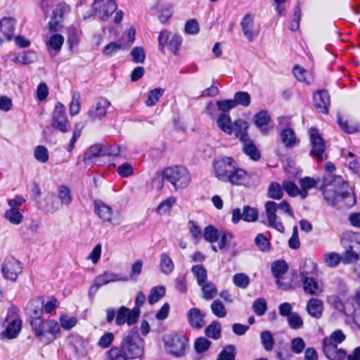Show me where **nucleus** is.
<instances>
[{
	"mask_svg": "<svg viewBox=\"0 0 360 360\" xmlns=\"http://www.w3.org/2000/svg\"><path fill=\"white\" fill-rule=\"evenodd\" d=\"M258 210L249 205L243 207V210L240 208H235L231 212V221L233 224H238L241 219L247 222H255L258 219Z\"/></svg>",
	"mask_w": 360,
	"mask_h": 360,
	"instance_id": "nucleus-14",
	"label": "nucleus"
},
{
	"mask_svg": "<svg viewBox=\"0 0 360 360\" xmlns=\"http://www.w3.org/2000/svg\"><path fill=\"white\" fill-rule=\"evenodd\" d=\"M203 293V298L205 300H211L217 294V289L214 283L206 281L202 285H199Z\"/></svg>",
	"mask_w": 360,
	"mask_h": 360,
	"instance_id": "nucleus-47",
	"label": "nucleus"
},
{
	"mask_svg": "<svg viewBox=\"0 0 360 360\" xmlns=\"http://www.w3.org/2000/svg\"><path fill=\"white\" fill-rule=\"evenodd\" d=\"M165 294V288L164 286L158 285L150 290L148 297V301L150 304H154L158 302Z\"/></svg>",
	"mask_w": 360,
	"mask_h": 360,
	"instance_id": "nucleus-44",
	"label": "nucleus"
},
{
	"mask_svg": "<svg viewBox=\"0 0 360 360\" xmlns=\"http://www.w3.org/2000/svg\"><path fill=\"white\" fill-rule=\"evenodd\" d=\"M323 352L329 360H342L346 356V352L343 349L335 347L333 349L331 347L323 348Z\"/></svg>",
	"mask_w": 360,
	"mask_h": 360,
	"instance_id": "nucleus-36",
	"label": "nucleus"
},
{
	"mask_svg": "<svg viewBox=\"0 0 360 360\" xmlns=\"http://www.w3.org/2000/svg\"><path fill=\"white\" fill-rule=\"evenodd\" d=\"M220 232L221 231H219L212 225L206 226L202 232L204 239L212 244V250L215 252H217V248L214 243L219 240Z\"/></svg>",
	"mask_w": 360,
	"mask_h": 360,
	"instance_id": "nucleus-28",
	"label": "nucleus"
},
{
	"mask_svg": "<svg viewBox=\"0 0 360 360\" xmlns=\"http://www.w3.org/2000/svg\"><path fill=\"white\" fill-rule=\"evenodd\" d=\"M248 181L249 175L248 173L236 165L225 182H229L233 185H245Z\"/></svg>",
	"mask_w": 360,
	"mask_h": 360,
	"instance_id": "nucleus-25",
	"label": "nucleus"
},
{
	"mask_svg": "<svg viewBox=\"0 0 360 360\" xmlns=\"http://www.w3.org/2000/svg\"><path fill=\"white\" fill-rule=\"evenodd\" d=\"M260 339L261 343L266 351L270 352L273 349L275 340L270 330L262 331Z\"/></svg>",
	"mask_w": 360,
	"mask_h": 360,
	"instance_id": "nucleus-41",
	"label": "nucleus"
},
{
	"mask_svg": "<svg viewBox=\"0 0 360 360\" xmlns=\"http://www.w3.org/2000/svg\"><path fill=\"white\" fill-rule=\"evenodd\" d=\"M323 260L327 266L334 268L340 264L342 257L337 252H328L323 255Z\"/></svg>",
	"mask_w": 360,
	"mask_h": 360,
	"instance_id": "nucleus-45",
	"label": "nucleus"
},
{
	"mask_svg": "<svg viewBox=\"0 0 360 360\" xmlns=\"http://www.w3.org/2000/svg\"><path fill=\"white\" fill-rule=\"evenodd\" d=\"M212 313L219 318H224L226 316V309L224 304L219 300H214L211 304Z\"/></svg>",
	"mask_w": 360,
	"mask_h": 360,
	"instance_id": "nucleus-56",
	"label": "nucleus"
},
{
	"mask_svg": "<svg viewBox=\"0 0 360 360\" xmlns=\"http://www.w3.org/2000/svg\"><path fill=\"white\" fill-rule=\"evenodd\" d=\"M240 26L245 37L250 41H252L259 34V27L255 23V16L251 13H247L240 21Z\"/></svg>",
	"mask_w": 360,
	"mask_h": 360,
	"instance_id": "nucleus-16",
	"label": "nucleus"
},
{
	"mask_svg": "<svg viewBox=\"0 0 360 360\" xmlns=\"http://www.w3.org/2000/svg\"><path fill=\"white\" fill-rule=\"evenodd\" d=\"M309 136L311 146L310 154L318 162H322L324 159L327 158V155L325 153V141L319 134L318 129L315 128H311L309 130Z\"/></svg>",
	"mask_w": 360,
	"mask_h": 360,
	"instance_id": "nucleus-9",
	"label": "nucleus"
},
{
	"mask_svg": "<svg viewBox=\"0 0 360 360\" xmlns=\"http://www.w3.org/2000/svg\"><path fill=\"white\" fill-rule=\"evenodd\" d=\"M94 8L102 20H107L116 11L117 4L115 0H101L94 1Z\"/></svg>",
	"mask_w": 360,
	"mask_h": 360,
	"instance_id": "nucleus-19",
	"label": "nucleus"
},
{
	"mask_svg": "<svg viewBox=\"0 0 360 360\" xmlns=\"http://www.w3.org/2000/svg\"><path fill=\"white\" fill-rule=\"evenodd\" d=\"M293 74L296 79L301 82H304L309 84L313 80L312 74L299 65H295L294 67Z\"/></svg>",
	"mask_w": 360,
	"mask_h": 360,
	"instance_id": "nucleus-38",
	"label": "nucleus"
},
{
	"mask_svg": "<svg viewBox=\"0 0 360 360\" xmlns=\"http://www.w3.org/2000/svg\"><path fill=\"white\" fill-rule=\"evenodd\" d=\"M110 105L111 103L108 99L101 98L90 107L87 115L92 121L100 120L105 117L107 110Z\"/></svg>",
	"mask_w": 360,
	"mask_h": 360,
	"instance_id": "nucleus-18",
	"label": "nucleus"
},
{
	"mask_svg": "<svg viewBox=\"0 0 360 360\" xmlns=\"http://www.w3.org/2000/svg\"><path fill=\"white\" fill-rule=\"evenodd\" d=\"M308 273L304 271L300 272L303 290L305 293L316 295L322 292V289L319 286L315 278L307 276Z\"/></svg>",
	"mask_w": 360,
	"mask_h": 360,
	"instance_id": "nucleus-20",
	"label": "nucleus"
},
{
	"mask_svg": "<svg viewBox=\"0 0 360 360\" xmlns=\"http://www.w3.org/2000/svg\"><path fill=\"white\" fill-rule=\"evenodd\" d=\"M22 328V321L18 313V309L11 307L8 309L6 316L2 323V330L0 337L2 340L15 338Z\"/></svg>",
	"mask_w": 360,
	"mask_h": 360,
	"instance_id": "nucleus-4",
	"label": "nucleus"
},
{
	"mask_svg": "<svg viewBox=\"0 0 360 360\" xmlns=\"http://www.w3.org/2000/svg\"><path fill=\"white\" fill-rule=\"evenodd\" d=\"M139 317L137 308L129 309L122 306L117 311L115 324L117 326H122L127 323L128 326H132L137 322Z\"/></svg>",
	"mask_w": 360,
	"mask_h": 360,
	"instance_id": "nucleus-15",
	"label": "nucleus"
},
{
	"mask_svg": "<svg viewBox=\"0 0 360 360\" xmlns=\"http://www.w3.org/2000/svg\"><path fill=\"white\" fill-rule=\"evenodd\" d=\"M281 139L287 148L293 147L298 141L295 131L291 128H285L281 130Z\"/></svg>",
	"mask_w": 360,
	"mask_h": 360,
	"instance_id": "nucleus-33",
	"label": "nucleus"
},
{
	"mask_svg": "<svg viewBox=\"0 0 360 360\" xmlns=\"http://www.w3.org/2000/svg\"><path fill=\"white\" fill-rule=\"evenodd\" d=\"M4 218L13 225H19L23 220V215L19 209L10 208L5 211Z\"/></svg>",
	"mask_w": 360,
	"mask_h": 360,
	"instance_id": "nucleus-37",
	"label": "nucleus"
},
{
	"mask_svg": "<svg viewBox=\"0 0 360 360\" xmlns=\"http://www.w3.org/2000/svg\"><path fill=\"white\" fill-rule=\"evenodd\" d=\"M250 94L245 91H238L236 93L233 99L236 105H240L245 107L250 105Z\"/></svg>",
	"mask_w": 360,
	"mask_h": 360,
	"instance_id": "nucleus-54",
	"label": "nucleus"
},
{
	"mask_svg": "<svg viewBox=\"0 0 360 360\" xmlns=\"http://www.w3.org/2000/svg\"><path fill=\"white\" fill-rule=\"evenodd\" d=\"M163 176L176 190L186 188L191 181L188 171L181 166L166 168L163 172Z\"/></svg>",
	"mask_w": 360,
	"mask_h": 360,
	"instance_id": "nucleus-5",
	"label": "nucleus"
},
{
	"mask_svg": "<svg viewBox=\"0 0 360 360\" xmlns=\"http://www.w3.org/2000/svg\"><path fill=\"white\" fill-rule=\"evenodd\" d=\"M321 190L325 200L330 205H336L340 200H348V205H353L356 202L354 196L349 191L347 183L342 176L326 179Z\"/></svg>",
	"mask_w": 360,
	"mask_h": 360,
	"instance_id": "nucleus-1",
	"label": "nucleus"
},
{
	"mask_svg": "<svg viewBox=\"0 0 360 360\" xmlns=\"http://www.w3.org/2000/svg\"><path fill=\"white\" fill-rule=\"evenodd\" d=\"M44 300L42 297H37L31 300L27 306V311L30 316V320L33 319L41 318L43 314Z\"/></svg>",
	"mask_w": 360,
	"mask_h": 360,
	"instance_id": "nucleus-27",
	"label": "nucleus"
},
{
	"mask_svg": "<svg viewBox=\"0 0 360 360\" xmlns=\"http://www.w3.org/2000/svg\"><path fill=\"white\" fill-rule=\"evenodd\" d=\"M233 283L237 287L245 289L250 284V278L244 273L236 274L233 276Z\"/></svg>",
	"mask_w": 360,
	"mask_h": 360,
	"instance_id": "nucleus-52",
	"label": "nucleus"
},
{
	"mask_svg": "<svg viewBox=\"0 0 360 360\" xmlns=\"http://www.w3.org/2000/svg\"><path fill=\"white\" fill-rule=\"evenodd\" d=\"M30 325L35 336L45 343L53 341L60 332V325L53 319H33L30 320Z\"/></svg>",
	"mask_w": 360,
	"mask_h": 360,
	"instance_id": "nucleus-3",
	"label": "nucleus"
},
{
	"mask_svg": "<svg viewBox=\"0 0 360 360\" xmlns=\"http://www.w3.org/2000/svg\"><path fill=\"white\" fill-rule=\"evenodd\" d=\"M63 43L64 37L60 34H53L49 39L45 40L48 51H54L55 53L60 51Z\"/></svg>",
	"mask_w": 360,
	"mask_h": 360,
	"instance_id": "nucleus-31",
	"label": "nucleus"
},
{
	"mask_svg": "<svg viewBox=\"0 0 360 360\" xmlns=\"http://www.w3.org/2000/svg\"><path fill=\"white\" fill-rule=\"evenodd\" d=\"M166 350L175 356H182L188 347V338L184 334L176 333L167 335L165 339Z\"/></svg>",
	"mask_w": 360,
	"mask_h": 360,
	"instance_id": "nucleus-7",
	"label": "nucleus"
},
{
	"mask_svg": "<svg viewBox=\"0 0 360 360\" xmlns=\"http://www.w3.org/2000/svg\"><path fill=\"white\" fill-rule=\"evenodd\" d=\"M255 243L262 252L269 251L270 249V242L262 233H259L256 236Z\"/></svg>",
	"mask_w": 360,
	"mask_h": 360,
	"instance_id": "nucleus-60",
	"label": "nucleus"
},
{
	"mask_svg": "<svg viewBox=\"0 0 360 360\" xmlns=\"http://www.w3.org/2000/svg\"><path fill=\"white\" fill-rule=\"evenodd\" d=\"M165 90L162 88H155L148 93L147 99L145 102L146 106L151 107L155 105L164 94Z\"/></svg>",
	"mask_w": 360,
	"mask_h": 360,
	"instance_id": "nucleus-40",
	"label": "nucleus"
},
{
	"mask_svg": "<svg viewBox=\"0 0 360 360\" xmlns=\"http://www.w3.org/2000/svg\"><path fill=\"white\" fill-rule=\"evenodd\" d=\"M37 58V55L34 51H26L22 53L15 54L12 60L20 65H29L34 63Z\"/></svg>",
	"mask_w": 360,
	"mask_h": 360,
	"instance_id": "nucleus-32",
	"label": "nucleus"
},
{
	"mask_svg": "<svg viewBox=\"0 0 360 360\" xmlns=\"http://www.w3.org/2000/svg\"><path fill=\"white\" fill-rule=\"evenodd\" d=\"M51 124L55 129L62 133H65L70 129V123L65 114V106L60 102L55 105Z\"/></svg>",
	"mask_w": 360,
	"mask_h": 360,
	"instance_id": "nucleus-13",
	"label": "nucleus"
},
{
	"mask_svg": "<svg viewBox=\"0 0 360 360\" xmlns=\"http://www.w3.org/2000/svg\"><path fill=\"white\" fill-rule=\"evenodd\" d=\"M306 344L303 338H294L290 341V351L295 354H300L304 350Z\"/></svg>",
	"mask_w": 360,
	"mask_h": 360,
	"instance_id": "nucleus-50",
	"label": "nucleus"
},
{
	"mask_svg": "<svg viewBox=\"0 0 360 360\" xmlns=\"http://www.w3.org/2000/svg\"><path fill=\"white\" fill-rule=\"evenodd\" d=\"M129 360H142L144 354V340L134 330L125 335L119 347Z\"/></svg>",
	"mask_w": 360,
	"mask_h": 360,
	"instance_id": "nucleus-2",
	"label": "nucleus"
},
{
	"mask_svg": "<svg viewBox=\"0 0 360 360\" xmlns=\"http://www.w3.org/2000/svg\"><path fill=\"white\" fill-rule=\"evenodd\" d=\"M15 20L11 18H4L0 21V44L4 40H10L13 36Z\"/></svg>",
	"mask_w": 360,
	"mask_h": 360,
	"instance_id": "nucleus-24",
	"label": "nucleus"
},
{
	"mask_svg": "<svg viewBox=\"0 0 360 360\" xmlns=\"http://www.w3.org/2000/svg\"><path fill=\"white\" fill-rule=\"evenodd\" d=\"M58 198L62 204L69 205L72 200L70 188L66 186H60L58 188Z\"/></svg>",
	"mask_w": 360,
	"mask_h": 360,
	"instance_id": "nucleus-53",
	"label": "nucleus"
},
{
	"mask_svg": "<svg viewBox=\"0 0 360 360\" xmlns=\"http://www.w3.org/2000/svg\"><path fill=\"white\" fill-rule=\"evenodd\" d=\"M122 48L121 41L110 42L105 46L103 53L105 56H111Z\"/></svg>",
	"mask_w": 360,
	"mask_h": 360,
	"instance_id": "nucleus-62",
	"label": "nucleus"
},
{
	"mask_svg": "<svg viewBox=\"0 0 360 360\" xmlns=\"http://www.w3.org/2000/svg\"><path fill=\"white\" fill-rule=\"evenodd\" d=\"M160 267L164 274H170L174 269V264L171 257L165 252L160 255Z\"/></svg>",
	"mask_w": 360,
	"mask_h": 360,
	"instance_id": "nucleus-35",
	"label": "nucleus"
},
{
	"mask_svg": "<svg viewBox=\"0 0 360 360\" xmlns=\"http://www.w3.org/2000/svg\"><path fill=\"white\" fill-rule=\"evenodd\" d=\"M269 198L279 200L283 197V190L281 185L278 183H271L268 189Z\"/></svg>",
	"mask_w": 360,
	"mask_h": 360,
	"instance_id": "nucleus-57",
	"label": "nucleus"
},
{
	"mask_svg": "<svg viewBox=\"0 0 360 360\" xmlns=\"http://www.w3.org/2000/svg\"><path fill=\"white\" fill-rule=\"evenodd\" d=\"M238 121H243L241 119H238L235 120L234 122H232L230 116L225 113H221L219 115L217 120V123L219 128L226 133V134L231 135L234 134L236 136V122Z\"/></svg>",
	"mask_w": 360,
	"mask_h": 360,
	"instance_id": "nucleus-22",
	"label": "nucleus"
},
{
	"mask_svg": "<svg viewBox=\"0 0 360 360\" xmlns=\"http://www.w3.org/2000/svg\"><path fill=\"white\" fill-rule=\"evenodd\" d=\"M236 137L243 143V150L252 160L256 161L260 158V153L253 141L248 137V123L246 121L236 122Z\"/></svg>",
	"mask_w": 360,
	"mask_h": 360,
	"instance_id": "nucleus-6",
	"label": "nucleus"
},
{
	"mask_svg": "<svg viewBox=\"0 0 360 360\" xmlns=\"http://www.w3.org/2000/svg\"><path fill=\"white\" fill-rule=\"evenodd\" d=\"M181 42L182 39L177 34H172L166 30L161 31L159 34L158 46L162 53L165 47L167 46L174 54L176 55Z\"/></svg>",
	"mask_w": 360,
	"mask_h": 360,
	"instance_id": "nucleus-10",
	"label": "nucleus"
},
{
	"mask_svg": "<svg viewBox=\"0 0 360 360\" xmlns=\"http://www.w3.org/2000/svg\"><path fill=\"white\" fill-rule=\"evenodd\" d=\"M205 334L208 338L217 340L221 335V325L217 321H213L205 329Z\"/></svg>",
	"mask_w": 360,
	"mask_h": 360,
	"instance_id": "nucleus-49",
	"label": "nucleus"
},
{
	"mask_svg": "<svg viewBox=\"0 0 360 360\" xmlns=\"http://www.w3.org/2000/svg\"><path fill=\"white\" fill-rule=\"evenodd\" d=\"M360 255V242L355 240H352L342 257L344 264H352L359 260Z\"/></svg>",
	"mask_w": 360,
	"mask_h": 360,
	"instance_id": "nucleus-21",
	"label": "nucleus"
},
{
	"mask_svg": "<svg viewBox=\"0 0 360 360\" xmlns=\"http://www.w3.org/2000/svg\"><path fill=\"white\" fill-rule=\"evenodd\" d=\"M191 272L194 275L198 285H202L207 281V270L202 265H194L191 268Z\"/></svg>",
	"mask_w": 360,
	"mask_h": 360,
	"instance_id": "nucleus-42",
	"label": "nucleus"
},
{
	"mask_svg": "<svg viewBox=\"0 0 360 360\" xmlns=\"http://www.w3.org/2000/svg\"><path fill=\"white\" fill-rule=\"evenodd\" d=\"M271 120V117L269 113L266 111H260L257 113L254 117V122L255 125L262 133L266 134L269 130V128L267 127L269 122Z\"/></svg>",
	"mask_w": 360,
	"mask_h": 360,
	"instance_id": "nucleus-29",
	"label": "nucleus"
},
{
	"mask_svg": "<svg viewBox=\"0 0 360 360\" xmlns=\"http://www.w3.org/2000/svg\"><path fill=\"white\" fill-rule=\"evenodd\" d=\"M288 265L283 261H277L272 264L271 271L273 275L277 278V284L280 285L278 278L285 274L288 270Z\"/></svg>",
	"mask_w": 360,
	"mask_h": 360,
	"instance_id": "nucleus-46",
	"label": "nucleus"
},
{
	"mask_svg": "<svg viewBox=\"0 0 360 360\" xmlns=\"http://www.w3.org/2000/svg\"><path fill=\"white\" fill-rule=\"evenodd\" d=\"M236 354V347L232 345H229L223 348L216 360H235Z\"/></svg>",
	"mask_w": 360,
	"mask_h": 360,
	"instance_id": "nucleus-48",
	"label": "nucleus"
},
{
	"mask_svg": "<svg viewBox=\"0 0 360 360\" xmlns=\"http://www.w3.org/2000/svg\"><path fill=\"white\" fill-rule=\"evenodd\" d=\"M176 200L174 197L171 196L164 200H162L158 207L157 211L160 213H166L171 207L176 203Z\"/></svg>",
	"mask_w": 360,
	"mask_h": 360,
	"instance_id": "nucleus-61",
	"label": "nucleus"
},
{
	"mask_svg": "<svg viewBox=\"0 0 360 360\" xmlns=\"http://www.w3.org/2000/svg\"><path fill=\"white\" fill-rule=\"evenodd\" d=\"M127 278L124 277L120 274L114 272L105 271L102 274L96 277L94 285L89 289V293L91 294L93 290L96 292L100 287L109 283L127 281Z\"/></svg>",
	"mask_w": 360,
	"mask_h": 360,
	"instance_id": "nucleus-17",
	"label": "nucleus"
},
{
	"mask_svg": "<svg viewBox=\"0 0 360 360\" xmlns=\"http://www.w3.org/2000/svg\"><path fill=\"white\" fill-rule=\"evenodd\" d=\"M314 106L318 112L327 114L330 105V96L328 91L320 90L314 95Z\"/></svg>",
	"mask_w": 360,
	"mask_h": 360,
	"instance_id": "nucleus-23",
	"label": "nucleus"
},
{
	"mask_svg": "<svg viewBox=\"0 0 360 360\" xmlns=\"http://www.w3.org/2000/svg\"><path fill=\"white\" fill-rule=\"evenodd\" d=\"M33 155L37 161L43 164L46 163L49 159V153L47 148L41 145L35 147Z\"/></svg>",
	"mask_w": 360,
	"mask_h": 360,
	"instance_id": "nucleus-43",
	"label": "nucleus"
},
{
	"mask_svg": "<svg viewBox=\"0 0 360 360\" xmlns=\"http://www.w3.org/2000/svg\"><path fill=\"white\" fill-rule=\"evenodd\" d=\"M101 154V146L98 144L89 147L84 153L83 160L86 164H90L93 160Z\"/></svg>",
	"mask_w": 360,
	"mask_h": 360,
	"instance_id": "nucleus-39",
	"label": "nucleus"
},
{
	"mask_svg": "<svg viewBox=\"0 0 360 360\" xmlns=\"http://www.w3.org/2000/svg\"><path fill=\"white\" fill-rule=\"evenodd\" d=\"M252 309L254 312L258 315V316H262L265 314L266 309H267V304L266 302L263 298H259L256 300L253 304H252Z\"/></svg>",
	"mask_w": 360,
	"mask_h": 360,
	"instance_id": "nucleus-58",
	"label": "nucleus"
},
{
	"mask_svg": "<svg viewBox=\"0 0 360 360\" xmlns=\"http://www.w3.org/2000/svg\"><path fill=\"white\" fill-rule=\"evenodd\" d=\"M108 360H129L117 347H112L108 352Z\"/></svg>",
	"mask_w": 360,
	"mask_h": 360,
	"instance_id": "nucleus-64",
	"label": "nucleus"
},
{
	"mask_svg": "<svg viewBox=\"0 0 360 360\" xmlns=\"http://www.w3.org/2000/svg\"><path fill=\"white\" fill-rule=\"evenodd\" d=\"M236 164L233 159L230 157H224L215 160L214 162L215 176L220 181L225 182Z\"/></svg>",
	"mask_w": 360,
	"mask_h": 360,
	"instance_id": "nucleus-12",
	"label": "nucleus"
},
{
	"mask_svg": "<svg viewBox=\"0 0 360 360\" xmlns=\"http://www.w3.org/2000/svg\"><path fill=\"white\" fill-rule=\"evenodd\" d=\"M204 316L205 314L198 308H191L188 312V322L195 328H201L205 326Z\"/></svg>",
	"mask_w": 360,
	"mask_h": 360,
	"instance_id": "nucleus-26",
	"label": "nucleus"
},
{
	"mask_svg": "<svg viewBox=\"0 0 360 360\" xmlns=\"http://www.w3.org/2000/svg\"><path fill=\"white\" fill-rule=\"evenodd\" d=\"M288 323L292 329H299L303 326L302 319L297 313H292L289 315Z\"/></svg>",
	"mask_w": 360,
	"mask_h": 360,
	"instance_id": "nucleus-59",
	"label": "nucleus"
},
{
	"mask_svg": "<svg viewBox=\"0 0 360 360\" xmlns=\"http://www.w3.org/2000/svg\"><path fill=\"white\" fill-rule=\"evenodd\" d=\"M22 270V263L12 256L6 257L1 264V272L4 278L11 282L17 281Z\"/></svg>",
	"mask_w": 360,
	"mask_h": 360,
	"instance_id": "nucleus-8",
	"label": "nucleus"
},
{
	"mask_svg": "<svg viewBox=\"0 0 360 360\" xmlns=\"http://www.w3.org/2000/svg\"><path fill=\"white\" fill-rule=\"evenodd\" d=\"M59 321L61 327L65 330L72 329L77 323V319L76 317L70 316L67 314L60 315Z\"/></svg>",
	"mask_w": 360,
	"mask_h": 360,
	"instance_id": "nucleus-51",
	"label": "nucleus"
},
{
	"mask_svg": "<svg viewBox=\"0 0 360 360\" xmlns=\"http://www.w3.org/2000/svg\"><path fill=\"white\" fill-rule=\"evenodd\" d=\"M219 237L218 245L217 246V250H224L226 248L227 245L228 241L231 240L233 236L231 232H226V231H221L220 232Z\"/></svg>",
	"mask_w": 360,
	"mask_h": 360,
	"instance_id": "nucleus-63",
	"label": "nucleus"
},
{
	"mask_svg": "<svg viewBox=\"0 0 360 360\" xmlns=\"http://www.w3.org/2000/svg\"><path fill=\"white\" fill-rule=\"evenodd\" d=\"M95 212L103 221H111L112 209L103 202H95Z\"/></svg>",
	"mask_w": 360,
	"mask_h": 360,
	"instance_id": "nucleus-34",
	"label": "nucleus"
},
{
	"mask_svg": "<svg viewBox=\"0 0 360 360\" xmlns=\"http://www.w3.org/2000/svg\"><path fill=\"white\" fill-rule=\"evenodd\" d=\"M210 344V341L207 338L200 337L195 340L194 342V348L197 353H204L209 349Z\"/></svg>",
	"mask_w": 360,
	"mask_h": 360,
	"instance_id": "nucleus-55",
	"label": "nucleus"
},
{
	"mask_svg": "<svg viewBox=\"0 0 360 360\" xmlns=\"http://www.w3.org/2000/svg\"><path fill=\"white\" fill-rule=\"evenodd\" d=\"M265 215L267 222L264 223L268 226L276 229L280 233H284L285 227L276 214L278 209V203L274 201H267L264 205Z\"/></svg>",
	"mask_w": 360,
	"mask_h": 360,
	"instance_id": "nucleus-11",
	"label": "nucleus"
},
{
	"mask_svg": "<svg viewBox=\"0 0 360 360\" xmlns=\"http://www.w3.org/2000/svg\"><path fill=\"white\" fill-rule=\"evenodd\" d=\"M323 309V303L319 299L311 298L307 304V310L309 314L319 319L321 316Z\"/></svg>",
	"mask_w": 360,
	"mask_h": 360,
	"instance_id": "nucleus-30",
	"label": "nucleus"
}]
</instances>
